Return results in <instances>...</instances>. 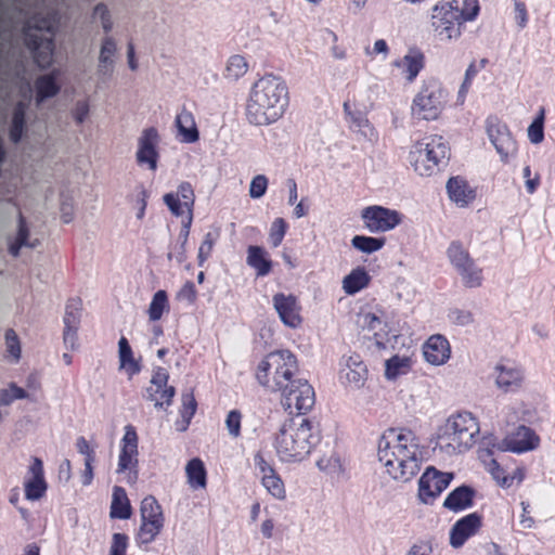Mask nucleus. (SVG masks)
I'll list each match as a JSON object with an SVG mask.
<instances>
[{"mask_svg": "<svg viewBox=\"0 0 555 555\" xmlns=\"http://www.w3.org/2000/svg\"><path fill=\"white\" fill-rule=\"evenodd\" d=\"M476 490L466 485H462L452 490L443 502V507L453 513H459L470 508L474 505Z\"/></svg>", "mask_w": 555, "mask_h": 555, "instance_id": "nucleus-26", "label": "nucleus"}, {"mask_svg": "<svg viewBox=\"0 0 555 555\" xmlns=\"http://www.w3.org/2000/svg\"><path fill=\"white\" fill-rule=\"evenodd\" d=\"M450 147L442 135L428 134L417 140L409 153V162L420 175L429 177L449 158Z\"/></svg>", "mask_w": 555, "mask_h": 555, "instance_id": "nucleus-6", "label": "nucleus"}, {"mask_svg": "<svg viewBox=\"0 0 555 555\" xmlns=\"http://www.w3.org/2000/svg\"><path fill=\"white\" fill-rule=\"evenodd\" d=\"M26 109L27 104L23 101L17 102L14 106L9 130V137L13 143H18L24 134L26 127Z\"/></svg>", "mask_w": 555, "mask_h": 555, "instance_id": "nucleus-33", "label": "nucleus"}, {"mask_svg": "<svg viewBox=\"0 0 555 555\" xmlns=\"http://www.w3.org/2000/svg\"><path fill=\"white\" fill-rule=\"evenodd\" d=\"M514 2V18L517 26L524 29L529 22V13L524 0H513Z\"/></svg>", "mask_w": 555, "mask_h": 555, "instance_id": "nucleus-57", "label": "nucleus"}, {"mask_svg": "<svg viewBox=\"0 0 555 555\" xmlns=\"http://www.w3.org/2000/svg\"><path fill=\"white\" fill-rule=\"evenodd\" d=\"M77 450L85 456V461L95 462L94 448L90 446L85 437H78L76 441Z\"/></svg>", "mask_w": 555, "mask_h": 555, "instance_id": "nucleus-61", "label": "nucleus"}, {"mask_svg": "<svg viewBox=\"0 0 555 555\" xmlns=\"http://www.w3.org/2000/svg\"><path fill=\"white\" fill-rule=\"evenodd\" d=\"M370 282L371 276L366 270L362 267H358L345 276L343 287L347 294L353 295L369 286Z\"/></svg>", "mask_w": 555, "mask_h": 555, "instance_id": "nucleus-34", "label": "nucleus"}, {"mask_svg": "<svg viewBox=\"0 0 555 555\" xmlns=\"http://www.w3.org/2000/svg\"><path fill=\"white\" fill-rule=\"evenodd\" d=\"M117 51L116 43L112 37H106L103 40L101 52H100V64L99 67L101 70H108L112 72L113 67V57Z\"/></svg>", "mask_w": 555, "mask_h": 555, "instance_id": "nucleus-45", "label": "nucleus"}, {"mask_svg": "<svg viewBox=\"0 0 555 555\" xmlns=\"http://www.w3.org/2000/svg\"><path fill=\"white\" fill-rule=\"evenodd\" d=\"M219 233L208 232L205 234L204 240L198 248V266H203L205 261L210 257Z\"/></svg>", "mask_w": 555, "mask_h": 555, "instance_id": "nucleus-52", "label": "nucleus"}, {"mask_svg": "<svg viewBox=\"0 0 555 555\" xmlns=\"http://www.w3.org/2000/svg\"><path fill=\"white\" fill-rule=\"evenodd\" d=\"M320 429L308 418L296 425L283 426L274 439V449L282 462H299L321 442Z\"/></svg>", "mask_w": 555, "mask_h": 555, "instance_id": "nucleus-3", "label": "nucleus"}, {"mask_svg": "<svg viewBox=\"0 0 555 555\" xmlns=\"http://www.w3.org/2000/svg\"><path fill=\"white\" fill-rule=\"evenodd\" d=\"M393 65L402 69L408 82H413L425 66V55L420 50H411L402 59L395 61Z\"/></svg>", "mask_w": 555, "mask_h": 555, "instance_id": "nucleus-28", "label": "nucleus"}, {"mask_svg": "<svg viewBox=\"0 0 555 555\" xmlns=\"http://www.w3.org/2000/svg\"><path fill=\"white\" fill-rule=\"evenodd\" d=\"M141 524L135 535L139 546L152 543L165 526V515L162 505L155 496L147 495L140 505Z\"/></svg>", "mask_w": 555, "mask_h": 555, "instance_id": "nucleus-12", "label": "nucleus"}, {"mask_svg": "<svg viewBox=\"0 0 555 555\" xmlns=\"http://www.w3.org/2000/svg\"><path fill=\"white\" fill-rule=\"evenodd\" d=\"M423 354L428 363L442 365L451 357L450 343L443 335H431L423 345Z\"/></svg>", "mask_w": 555, "mask_h": 555, "instance_id": "nucleus-23", "label": "nucleus"}, {"mask_svg": "<svg viewBox=\"0 0 555 555\" xmlns=\"http://www.w3.org/2000/svg\"><path fill=\"white\" fill-rule=\"evenodd\" d=\"M447 256L467 288H478L483 282V270L478 267L467 248L460 241H452L447 249Z\"/></svg>", "mask_w": 555, "mask_h": 555, "instance_id": "nucleus-10", "label": "nucleus"}, {"mask_svg": "<svg viewBox=\"0 0 555 555\" xmlns=\"http://www.w3.org/2000/svg\"><path fill=\"white\" fill-rule=\"evenodd\" d=\"M382 325L386 326L384 322L376 314L367 312L363 315V327L369 331H374L373 339L379 348H384L386 341H388V332H376L377 328L382 330Z\"/></svg>", "mask_w": 555, "mask_h": 555, "instance_id": "nucleus-41", "label": "nucleus"}, {"mask_svg": "<svg viewBox=\"0 0 555 555\" xmlns=\"http://www.w3.org/2000/svg\"><path fill=\"white\" fill-rule=\"evenodd\" d=\"M185 474L189 486L194 489H206L207 470L204 462L199 457L190 460L185 466Z\"/></svg>", "mask_w": 555, "mask_h": 555, "instance_id": "nucleus-32", "label": "nucleus"}, {"mask_svg": "<svg viewBox=\"0 0 555 555\" xmlns=\"http://www.w3.org/2000/svg\"><path fill=\"white\" fill-rule=\"evenodd\" d=\"M352 246L366 254H372L374 251H377L384 247L386 244L385 237H373V236H365V235H356L351 240Z\"/></svg>", "mask_w": 555, "mask_h": 555, "instance_id": "nucleus-44", "label": "nucleus"}, {"mask_svg": "<svg viewBox=\"0 0 555 555\" xmlns=\"http://www.w3.org/2000/svg\"><path fill=\"white\" fill-rule=\"evenodd\" d=\"M348 370L346 372V379L349 385L360 388L364 386L367 379V367L363 361L353 360L352 358L348 361Z\"/></svg>", "mask_w": 555, "mask_h": 555, "instance_id": "nucleus-40", "label": "nucleus"}, {"mask_svg": "<svg viewBox=\"0 0 555 555\" xmlns=\"http://www.w3.org/2000/svg\"><path fill=\"white\" fill-rule=\"evenodd\" d=\"M254 464L260 474L261 485L274 499L283 501L286 499V488L283 479L263 456L261 452L254 455Z\"/></svg>", "mask_w": 555, "mask_h": 555, "instance_id": "nucleus-18", "label": "nucleus"}, {"mask_svg": "<svg viewBox=\"0 0 555 555\" xmlns=\"http://www.w3.org/2000/svg\"><path fill=\"white\" fill-rule=\"evenodd\" d=\"M197 409V402L192 392L182 395V405L180 409V415L184 422L183 430L188 428Z\"/></svg>", "mask_w": 555, "mask_h": 555, "instance_id": "nucleus-48", "label": "nucleus"}, {"mask_svg": "<svg viewBox=\"0 0 555 555\" xmlns=\"http://www.w3.org/2000/svg\"><path fill=\"white\" fill-rule=\"evenodd\" d=\"M449 319L453 324L465 326L474 322V315L468 310L453 309L449 312Z\"/></svg>", "mask_w": 555, "mask_h": 555, "instance_id": "nucleus-58", "label": "nucleus"}, {"mask_svg": "<svg viewBox=\"0 0 555 555\" xmlns=\"http://www.w3.org/2000/svg\"><path fill=\"white\" fill-rule=\"evenodd\" d=\"M178 299L186 300L190 304H194L197 298V291L195 284L192 281H188L183 284L177 295Z\"/></svg>", "mask_w": 555, "mask_h": 555, "instance_id": "nucleus-60", "label": "nucleus"}, {"mask_svg": "<svg viewBox=\"0 0 555 555\" xmlns=\"http://www.w3.org/2000/svg\"><path fill=\"white\" fill-rule=\"evenodd\" d=\"M478 73V68L476 67V64L475 62L470 63L469 66L467 67L466 72H465V77H464V80L461 85V88L459 90V101L461 103L464 102L465 100V96L473 83V80L474 78L476 77Z\"/></svg>", "mask_w": 555, "mask_h": 555, "instance_id": "nucleus-56", "label": "nucleus"}, {"mask_svg": "<svg viewBox=\"0 0 555 555\" xmlns=\"http://www.w3.org/2000/svg\"><path fill=\"white\" fill-rule=\"evenodd\" d=\"M28 236H29V231H28L26 220L23 217V215L20 214L17 235H16L15 242L12 243L9 247V251L12 256L17 257L20 254V249L23 246H29V247L37 246L38 241H36L35 243H29Z\"/></svg>", "mask_w": 555, "mask_h": 555, "instance_id": "nucleus-43", "label": "nucleus"}, {"mask_svg": "<svg viewBox=\"0 0 555 555\" xmlns=\"http://www.w3.org/2000/svg\"><path fill=\"white\" fill-rule=\"evenodd\" d=\"M487 133L495 147L501 160L506 164L517 153V142L513 138L506 124L498 117L490 116L487 119Z\"/></svg>", "mask_w": 555, "mask_h": 555, "instance_id": "nucleus-16", "label": "nucleus"}, {"mask_svg": "<svg viewBox=\"0 0 555 555\" xmlns=\"http://www.w3.org/2000/svg\"><path fill=\"white\" fill-rule=\"evenodd\" d=\"M176 125L179 134L182 137L181 141L185 143H194L198 140L199 133L196 128L194 116L184 107L176 117Z\"/></svg>", "mask_w": 555, "mask_h": 555, "instance_id": "nucleus-31", "label": "nucleus"}, {"mask_svg": "<svg viewBox=\"0 0 555 555\" xmlns=\"http://www.w3.org/2000/svg\"><path fill=\"white\" fill-rule=\"evenodd\" d=\"M299 365L296 356L280 349L269 352L258 364L255 377L260 386L270 392H279L298 375Z\"/></svg>", "mask_w": 555, "mask_h": 555, "instance_id": "nucleus-4", "label": "nucleus"}, {"mask_svg": "<svg viewBox=\"0 0 555 555\" xmlns=\"http://www.w3.org/2000/svg\"><path fill=\"white\" fill-rule=\"evenodd\" d=\"M93 13L95 16L100 17V20L102 22L103 29L106 33L111 31V29L113 28V23L111 21V15H109V11H108L107 7L104 3H99L94 8Z\"/></svg>", "mask_w": 555, "mask_h": 555, "instance_id": "nucleus-62", "label": "nucleus"}, {"mask_svg": "<svg viewBox=\"0 0 555 555\" xmlns=\"http://www.w3.org/2000/svg\"><path fill=\"white\" fill-rule=\"evenodd\" d=\"M524 178L526 179V190L529 194H533L540 185V177L538 173L531 177L530 166L524 168Z\"/></svg>", "mask_w": 555, "mask_h": 555, "instance_id": "nucleus-63", "label": "nucleus"}, {"mask_svg": "<svg viewBox=\"0 0 555 555\" xmlns=\"http://www.w3.org/2000/svg\"><path fill=\"white\" fill-rule=\"evenodd\" d=\"M158 143L159 134L155 127H150L142 131L138 140V151L135 154L138 165H146L153 171L157 169L159 158Z\"/></svg>", "mask_w": 555, "mask_h": 555, "instance_id": "nucleus-20", "label": "nucleus"}, {"mask_svg": "<svg viewBox=\"0 0 555 555\" xmlns=\"http://www.w3.org/2000/svg\"><path fill=\"white\" fill-rule=\"evenodd\" d=\"M53 22L49 16L35 14L23 27L25 46L30 50L35 63L40 68L52 64L54 52Z\"/></svg>", "mask_w": 555, "mask_h": 555, "instance_id": "nucleus-5", "label": "nucleus"}, {"mask_svg": "<svg viewBox=\"0 0 555 555\" xmlns=\"http://www.w3.org/2000/svg\"><path fill=\"white\" fill-rule=\"evenodd\" d=\"M448 102V92L442 83L436 79L423 82L414 96L411 112L417 120H436L441 115Z\"/></svg>", "mask_w": 555, "mask_h": 555, "instance_id": "nucleus-8", "label": "nucleus"}, {"mask_svg": "<svg viewBox=\"0 0 555 555\" xmlns=\"http://www.w3.org/2000/svg\"><path fill=\"white\" fill-rule=\"evenodd\" d=\"M453 473H443L434 466L425 469L418 480V498L423 503L434 502L450 485Z\"/></svg>", "mask_w": 555, "mask_h": 555, "instance_id": "nucleus-17", "label": "nucleus"}, {"mask_svg": "<svg viewBox=\"0 0 555 555\" xmlns=\"http://www.w3.org/2000/svg\"><path fill=\"white\" fill-rule=\"evenodd\" d=\"M433 546L428 541H420L411 546L406 555H431Z\"/></svg>", "mask_w": 555, "mask_h": 555, "instance_id": "nucleus-64", "label": "nucleus"}, {"mask_svg": "<svg viewBox=\"0 0 555 555\" xmlns=\"http://www.w3.org/2000/svg\"><path fill=\"white\" fill-rule=\"evenodd\" d=\"M139 437L134 426L125 427L124 437L120 440L117 473L125 474L129 483H134L139 477Z\"/></svg>", "mask_w": 555, "mask_h": 555, "instance_id": "nucleus-14", "label": "nucleus"}, {"mask_svg": "<svg viewBox=\"0 0 555 555\" xmlns=\"http://www.w3.org/2000/svg\"><path fill=\"white\" fill-rule=\"evenodd\" d=\"M288 229L287 222L283 218H276L271 224L269 231V241L272 247H279Z\"/></svg>", "mask_w": 555, "mask_h": 555, "instance_id": "nucleus-51", "label": "nucleus"}, {"mask_svg": "<svg viewBox=\"0 0 555 555\" xmlns=\"http://www.w3.org/2000/svg\"><path fill=\"white\" fill-rule=\"evenodd\" d=\"M5 351L7 357L11 358L13 362H18L21 359V343L16 332L9 328L5 332Z\"/></svg>", "mask_w": 555, "mask_h": 555, "instance_id": "nucleus-50", "label": "nucleus"}, {"mask_svg": "<svg viewBox=\"0 0 555 555\" xmlns=\"http://www.w3.org/2000/svg\"><path fill=\"white\" fill-rule=\"evenodd\" d=\"M269 180L264 175H257L251 179L249 185V196L251 198L262 197L268 189Z\"/></svg>", "mask_w": 555, "mask_h": 555, "instance_id": "nucleus-54", "label": "nucleus"}, {"mask_svg": "<svg viewBox=\"0 0 555 555\" xmlns=\"http://www.w3.org/2000/svg\"><path fill=\"white\" fill-rule=\"evenodd\" d=\"M540 438L529 427L520 426L513 439V450L517 452H526L539 446Z\"/></svg>", "mask_w": 555, "mask_h": 555, "instance_id": "nucleus-36", "label": "nucleus"}, {"mask_svg": "<svg viewBox=\"0 0 555 555\" xmlns=\"http://www.w3.org/2000/svg\"><path fill=\"white\" fill-rule=\"evenodd\" d=\"M170 311V304L168 299V294L164 289L157 291L150 302L147 308V317L150 322L159 321L164 313H168Z\"/></svg>", "mask_w": 555, "mask_h": 555, "instance_id": "nucleus-37", "label": "nucleus"}, {"mask_svg": "<svg viewBox=\"0 0 555 555\" xmlns=\"http://www.w3.org/2000/svg\"><path fill=\"white\" fill-rule=\"evenodd\" d=\"M36 99L40 103L48 98L56 95L60 91V86L56 82L54 74L40 76L35 81Z\"/></svg>", "mask_w": 555, "mask_h": 555, "instance_id": "nucleus-38", "label": "nucleus"}, {"mask_svg": "<svg viewBox=\"0 0 555 555\" xmlns=\"http://www.w3.org/2000/svg\"><path fill=\"white\" fill-rule=\"evenodd\" d=\"M280 403L289 415L306 414L315 403L313 387L305 378L295 377L285 389L279 391Z\"/></svg>", "mask_w": 555, "mask_h": 555, "instance_id": "nucleus-11", "label": "nucleus"}, {"mask_svg": "<svg viewBox=\"0 0 555 555\" xmlns=\"http://www.w3.org/2000/svg\"><path fill=\"white\" fill-rule=\"evenodd\" d=\"M118 348L120 369L125 370L129 376L138 374L141 366L138 361L134 360L132 349L125 336L120 337Z\"/></svg>", "mask_w": 555, "mask_h": 555, "instance_id": "nucleus-35", "label": "nucleus"}, {"mask_svg": "<svg viewBox=\"0 0 555 555\" xmlns=\"http://www.w3.org/2000/svg\"><path fill=\"white\" fill-rule=\"evenodd\" d=\"M447 191L450 199L461 207L468 206L476 197L475 191L468 185L467 181L460 177L449 179Z\"/></svg>", "mask_w": 555, "mask_h": 555, "instance_id": "nucleus-29", "label": "nucleus"}, {"mask_svg": "<svg viewBox=\"0 0 555 555\" xmlns=\"http://www.w3.org/2000/svg\"><path fill=\"white\" fill-rule=\"evenodd\" d=\"M544 114L545 111L542 107L531 125L528 127V138L531 143L538 144L544 139Z\"/></svg>", "mask_w": 555, "mask_h": 555, "instance_id": "nucleus-49", "label": "nucleus"}, {"mask_svg": "<svg viewBox=\"0 0 555 555\" xmlns=\"http://www.w3.org/2000/svg\"><path fill=\"white\" fill-rule=\"evenodd\" d=\"M30 475L24 482L25 496L29 501L41 499L47 492V482L44 479L43 463L39 457H34L29 466Z\"/></svg>", "mask_w": 555, "mask_h": 555, "instance_id": "nucleus-22", "label": "nucleus"}, {"mask_svg": "<svg viewBox=\"0 0 555 555\" xmlns=\"http://www.w3.org/2000/svg\"><path fill=\"white\" fill-rule=\"evenodd\" d=\"M242 412L240 410H231L225 418V427L231 437L237 438L241 436Z\"/></svg>", "mask_w": 555, "mask_h": 555, "instance_id": "nucleus-53", "label": "nucleus"}, {"mask_svg": "<svg viewBox=\"0 0 555 555\" xmlns=\"http://www.w3.org/2000/svg\"><path fill=\"white\" fill-rule=\"evenodd\" d=\"M273 307L282 323L291 328H297L302 324L301 306L296 296L292 294L276 293L272 298Z\"/></svg>", "mask_w": 555, "mask_h": 555, "instance_id": "nucleus-19", "label": "nucleus"}, {"mask_svg": "<svg viewBox=\"0 0 555 555\" xmlns=\"http://www.w3.org/2000/svg\"><path fill=\"white\" fill-rule=\"evenodd\" d=\"M495 384L503 392L518 391L524 382L522 371L509 364H498L494 369Z\"/></svg>", "mask_w": 555, "mask_h": 555, "instance_id": "nucleus-24", "label": "nucleus"}, {"mask_svg": "<svg viewBox=\"0 0 555 555\" xmlns=\"http://www.w3.org/2000/svg\"><path fill=\"white\" fill-rule=\"evenodd\" d=\"M482 527V516L475 512L463 516L452 526L450 530V544L459 548Z\"/></svg>", "mask_w": 555, "mask_h": 555, "instance_id": "nucleus-21", "label": "nucleus"}, {"mask_svg": "<svg viewBox=\"0 0 555 555\" xmlns=\"http://www.w3.org/2000/svg\"><path fill=\"white\" fill-rule=\"evenodd\" d=\"M411 364L409 358H400L393 356L386 361V376L388 378H396L399 375H404L410 371Z\"/></svg>", "mask_w": 555, "mask_h": 555, "instance_id": "nucleus-46", "label": "nucleus"}, {"mask_svg": "<svg viewBox=\"0 0 555 555\" xmlns=\"http://www.w3.org/2000/svg\"><path fill=\"white\" fill-rule=\"evenodd\" d=\"M288 106V87L279 76L266 74L254 82L246 102L249 124L268 126L281 119Z\"/></svg>", "mask_w": 555, "mask_h": 555, "instance_id": "nucleus-2", "label": "nucleus"}, {"mask_svg": "<svg viewBox=\"0 0 555 555\" xmlns=\"http://www.w3.org/2000/svg\"><path fill=\"white\" fill-rule=\"evenodd\" d=\"M361 219L371 233H385L402 222V215L395 209L372 205L361 210Z\"/></svg>", "mask_w": 555, "mask_h": 555, "instance_id": "nucleus-15", "label": "nucleus"}, {"mask_svg": "<svg viewBox=\"0 0 555 555\" xmlns=\"http://www.w3.org/2000/svg\"><path fill=\"white\" fill-rule=\"evenodd\" d=\"M479 9L478 0H464L463 9L460 10V13L463 16V22L474 21L479 13Z\"/></svg>", "mask_w": 555, "mask_h": 555, "instance_id": "nucleus-59", "label": "nucleus"}, {"mask_svg": "<svg viewBox=\"0 0 555 555\" xmlns=\"http://www.w3.org/2000/svg\"><path fill=\"white\" fill-rule=\"evenodd\" d=\"M463 25V16L460 13L457 1H441L433 8L430 26L435 37L440 41L459 39Z\"/></svg>", "mask_w": 555, "mask_h": 555, "instance_id": "nucleus-9", "label": "nucleus"}, {"mask_svg": "<svg viewBox=\"0 0 555 555\" xmlns=\"http://www.w3.org/2000/svg\"><path fill=\"white\" fill-rule=\"evenodd\" d=\"M378 459L393 479L411 480L421 469L418 437L409 428H389L379 439Z\"/></svg>", "mask_w": 555, "mask_h": 555, "instance_id": "nucleus-1", "label": "nucleus"}, {"mask_svg": "<svg viewBox=\"0 0 555 555\" xmlns=\"http://www.w3.org/2000/svg\"><path fill=\"white\" fill-rule=\"evenodd\" d=\"M248 70V63L244 56L235 54L232 55L227 64L225 77L231 79H238L243 77Z\"/></svg>", "mask_w": 555, "mask_h": 555, "instance_id": "nucleus-47", "label": "nucleus"}, {"mask_svg": "<svg viewBox=\"0 0 555 555\" xmlns=\"http://www.w3.org/2000/svg\"><path fill=\"white\" fill-rule=\"evenodd\" d=\"M168 374L165 372H157L151 383V387L147 389L149 399L155 402L156 406H168L172 402L176 389L173 386H168Z\"/></svg>", "mask_w": 555, "mask_h": 555, "instance_id": "nucleus-25", "label": "nucleus"}, {"mask_svg": "<svg viewBox=\"0 0 555 555\" xmlns=\"http://www.w3.org/2000/svg\"><path fill=\"white\" fill-rule=\"evenodd\" d=\"M129 538L126 533H114L109 547V555H126Z\"/></svg>", "mask_w": 555, "mask_h": 555, "instance_id": "nucleus-55", "label": "nucleus"}, {"mask_svg": "<svg viewBox=\"0 0 555 555\" xmlns=\"http://www.w3.org/2000/svg\"><path fill=\"white\" fill-rule=\"evenodd\" d=\"M488 472L492 476V478L500 485L502 488H509L513 486L515 478H518L520 482L524 478V475L520 469H517L514 475H507L505 469L500 465V463L492 459L488 463Z\"/></svg>", "mask_w": 555, "mask_h": 555, "instance_id": "nucleus-39", "label": "nucleus"}, {"mask_svg": "<svg viewBox=\"0 0 555 555\" xmlns=\"http://www.w3.org/2000/svg\"><path fill=\"white\" fill-rule=\"evenodd\" d=\"M164 202L176 217L189 214L188 223L184 225L183 241L180 246V253L176 257L179 263L185 260V244L189 237V229L192 222L193 208L195 204V193L190 182H182L178 186L177 193H167L164 195Z\"/></svg>", "mask_w": 555, "mask_h": 555, "instance_id": "nucleus-13", "label": "nucleus"}, {"mask_svg": "<svg viewBox=\"0 0 555 555\" xmlns=\"http://www.w3.org/2000/svg\"><path fill=\"white\" fill-rule=\"evenodd\" d=\"M246 263L255 270L257 276H267L273 269L270 254L264 247L258 245L247 247Z\"/></svg>", "mask_w": 555, "mask_h": 555, "instance_id": "nucleus-27", "label": "nucleus"}, {"mask_svg": "<svg viewBox=\"0 0 555 555\" xmlns=\"http://www.w3.org/2000/svg\"><path fill=\"white\" fill-rule=\"evenodd\" d=\"M132 515V507L127 492L122 487L115 486L113 489L109 516L116 519H129Z\"/></svg>", "mask_w": 555, "mask_h": 555, "instance_id": "nucleus-30", "label": "nucleus"}, {"mask_svg": "<svg viewBox=\"0 0 555 555\" xmlns=\"http://www.w3.org/2000/svg\"><path fill=\"white\" fill-rule=\"evenodd\" d=\"M479 434V424L470 412L451 415L443 433L439 436V446L452 452H463L472 446Z\"/></svg>", "mask_w": 555, "mask_h": 555, "instance_id": "nucleus-7", "label": "nucleus"}, {"mask_svg": "<svg viewBox=\"0 0 555 555\" xmlns=\"http://www.w3.org/2000/svg\"><path fill=\"white\" fill-rule=\"evenodd\" d=\"M82 310V300L79 297L69 298L66 302L64 327L79 328Z\"/></svg>", "mask_w": 555, "mask_h": 555, "instance_id": "nucleus-42", "label": "nucleus"}]
</instances>
